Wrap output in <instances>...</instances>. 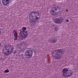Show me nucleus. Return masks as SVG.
Returning <instances> with one entry per match:
<instances>
[{
  "instance_id": "f8f14e48",
  "label": "nucleus",
  "mask_w": 78,
  "mask_h": 78,
  "mask_svg": "<svg viewBox=\"0 0 78 78\" xmlns=\"http://www.w3.org/2000/svg\"><path fill=\"white\" fill-rule=\"evenodd\" d=\"M58 29H59L57 27H55L54 28L55 31H58Z\"/></svg>"
},
{
  "instance_id": "ddd939ff",
  "label": "nucleus",
  "mask_w": 78,
  "mask_h": 78,
  "mask_svg": "<svg viewBox=\"0 0 78 78\" xmlns=\"http://www.w3.org/2000/svg\"><path fill=\"white\" fill-rule=\"evenodd\" d=\"M5 72L4 73H8L9 72V71L8 70V69H7V70H5Z\"/></svg>"
},
{
  "instance_id": "423d86ee",
  "label": "nucleus",
  "mask_w": 78,
  "mask_h": 78,
  "mask_svg": "<svg viewBox=\"0 0 78 78\" xmlns=\"http://www.w3.org/2000/svg\"><path fill=\"white\" fill-rule=\"evenodd\" d=\"M25 54H26L25 55L26 58L28 59H30L33 56V51L31 50H28L25 52Z\"/></svg>"
},
{
  "instance_id": "4468645a",
  "label": "nucleus",
  "mask_w": 78,
  "mask_h": 78,
  "mask_svg": "<svg viewBox=\"0 0 78 78\" xmlns=\"http://www.w3.org/2000/svg\"><path fill=\"white\" fill-rule=\"evenodd\" d=\"M16 53H17V51L16 50L14 51L13 52V54H15Z\"/></svg>"
},
{
  "instance_id": "9b49d317",
  "label": "nucleus",
  "mask_w": 78,
  "mask_h": 78,
  "mask_svg": "<svg viewBox=\"0 0 78 78\" xmlns=\"http://www.w3.org/2000/svg\"><path fill=\"white\" fill-rule=\"evenodd\" d=\"M13 33L14 34V41H16V40H17V34H16V32L15 31H13Z\"/></svg>"
},
{
  "instance_id": "1a4fd4ad",
  "label": "nucleus",
  "mask_w": 78,
  "mask_h": 78,
  "mask_svg": "<svg viewBox=\"0 0 78 78\" xmlns=\"http://www.w3.org/2000/svg\"><path fill=\"white\" fill-rule=\"evenodd\" d=\"M58 10H59V8L58 7H53L51 8V14H53L52 12H55L56 11H58Z\"/></svg>"
},
{
  "instance_id": "f03ea898",
  "label": "nucleus",
  "mask_w": 78,
  "mask_h": 78,
  "mask_svg": "<svg viewBox=\"0 0 78 78\" xmlns=\"http://www.w3.org/2000/svg\"><path fill=\"white\" fill-rule=\"evenodd\" d=\"M53 53V56L54 58L55 59H58L62 57V55L64 54V51L61 49H60L54 51Z\"/></svg>"
},
{
  "instance_id": "f257e3e1",
  "label": "nucleus",
  "mask_w": 78,
  "mask_h": 78,
  "mask_svg": "<svg viewBox=\"0 0 78 78\" xmlns=\"http://www.w3.org/2000/svg\"><path fill=\"white\" fill-rule=\"evenodd\" d=\"M14 49V47H12L11 45H9V46H5L3 49L2 52L5 54L11 55Z\"/></svg>"
},
{
  "instance_id": "39448f33",
  "label": "nucleus",
  "mask_w": 78,
  "mask_h": 78,
  "mask_svg": "<svg viewBox=\"0 0 78 78\" xmlns=\"http://www.w3.org/2000/svg\"><path fill=\"white\" fill-rule=\"evenodd\" d=\"M18 34L21 35V37L23 38H26L27 35L28 34V32L27 31L22 30L21 31L19 29L17 30Z\"/></svg>"
},
{
  "instance_id": "2eb2a0df",
  "label": "nucleus",
  "mask_w": 78,
  "mask_h": 78,
  "mask_svg": "<svg viewBox=\"0 0 78 78\" xmlns=\"http://www.w3.org/2000/svg\"><path fill=\"white\" fill-rule=\"evenodd\" d=\"M22 30H27V28L25 27H24L22 28Z\"/></svg>"
},
{
  "instance_id": "7ed1b4c3",
  "label": "nucleus",
  "mask_w": 78,
  "mask_h": 78,
  "mask_svg": "<svg viewBox=\"0 0 78 78\" xmlns=\"http://www.w3.org/2000/svg\"><path fill=\"white\" fill-rule=\"evenodd\" d=\"M63 74L64 76L68 77L71 76L72 74L71 71H69V69L66 68H64L62 70Z\"/></svg>"
},
{
  "instance_id": "20e7f679",
  "label": "nucleus",
  "mask_w": 78,
  "mask_h": 78,
  "mask_svg": "<svg viewBox=\"0 0 78 78\" xmlns=\"http://www.w3.org/2000/svg\"><path fill=\"white\" fill-rule=\"evenodd\" d=\"M39 13L37 12H31L30 14V16L32 17V19L34 20H37L38 19L39 17H38V16H39Z\"/></svg>"
},
{
  "instance_id": "6ab92c4d",
  "label": "nucleus",
  "mask_w": 78,
  "mask_h": 78,
  "mask_svg": "<svg viewBox=\"0 0 78 78\" xmlns=\"http://www.w3.org/2000/svg\"><path fill=\"white\" fill-rule=\"evenodd\" d=\"M66 11L67 12V11H68V10H66Z\"/></svg>"
},
{
  "instance_id": "6e6552de",
  "label": "nucleus",
  "mask_w": 78,
  "mask_h": 78,
  "mask_svg": "<svg viewBox=\"0 0 78 78\" xmlns=\"http://www.w3.org/2000/svg\"><path fill=\"white\" fill-rule=\"evenodd\" d=\"M2 3L4 5H7L8 4H9L11 2V0H2Z\"/></svg>"
},
{
  "instance_id": "a211bd4d",
  "label": "nucleus",
  "mask_w": 78,
  "mask_h": 78,
  "mask_svg": "<svg viewBox=\"0 0 78 78\" xmlns=\"http://www.w3.org/2000/svg\"><path fill=\"white\" fill-rule=\"evenodd\" d=\"M1 45H2V43H0V47H1Z\"/></svg>"
},
{
  "instance_id": "dca6fc26",
  "label": "nucleus",
  "mask_w": 78,
  "mask_h": 78,
  "mask_svg": "<svg viewBox=\"0 0 78 78\" xmlns=\"http://www.w3.org/2000/svg\"><path fill=\"white\" fill-rule=\"evenodd\" d=\"M1 31H2V29H0V34H1L2 33Z\"/></svg>"
},
{
  "instance_id": "9d476101",
  "label": "nucleus",
  "mask_w": 78,
  "mask_h": 78,
  "mask_svg": "<svg viewBox=\"0 0 78 78\" xmlns=\"http://www.w3.org/2000/svg\"><path fill=\"white\" fill-rule=\"evenodd\" d=\"M56 42V39H55L54 37L52 38V39L49 40V43L55 44Z\"/></svg>"
},
{
  "instance_id": "f3484780",
  "label": "nucleus",
  "mask_w": 78,
  "mask_h": 78,
  "mask_svg": "<svg viewBox=\"0 0 78 78\" xmlns=\"http://www.w3.org/2000/svg\"><path fill=\"white\" fill-rule=\"evenodd\" d=\"M66 22H69V20H66Z\"/></svg>"
},
{
  "instance_id": "0eeeda50",
  "label": "nucleus",
  "mask_w": 78,
  "mask_h": 78,
  "mask_svg": "<svg viewBox=\"0 0 78 78\" xmlns=\"http://www.w3.org/2000/svg\"><path fill=\"white\" fill-rule=\"evenodd\" d=\"M63 20H64V18L62 17H60L55 20V23L57 24H61L62 23Z\"/></svg>"
}]
</instances>
